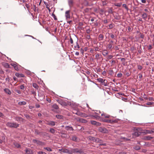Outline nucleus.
Wrapping results in <instances>:
<instances>
[{"label":"nucleus","instance_id":"nucleus-1","mask_svg":"<svg viewBox=\"0 0 154 154\" xmlns=\"http://www.w3.org/2000/svg\"><path fill=\"white\" fill-rule=\"evenodd\" d=\"M6 125L11 128H17L19 126V124L16 123L8 122L6 124Z\"/></svg>","mask_w":154,"mask_h":154},{"label":"nucleus","instance_id":"nucleus-2","mask_svg":"<svg viewBox=\"0 0 154 154\" xmlns=\"http://www.w3.org/2000/svg\"><path fill=\"white\" fill-rule=\"evenodd\" d=\"M103 141L102 140L98 138H96V139L95 140V142L100 143V144H99L100 146H106V144L105 143H103Z\"/></svg>","mask_w":154,"mask_h":154},{"label":"nucleus","instance_id":"nucleus-3","mask_svg":"<svg viewBox=\"0 0 154 154\" xmlns=\"http://www.w3.org/2000/svg\"><path fill=\"white\" fill-rule=\"evenodd\" d=\"M98 131H99L104 133H106L108 132L106 128L103 127H100L98 128Z\"/></svg>","mask_w":154,"mask_h":154},{"label":"nucleus","instance_id":"nucleus-4","mask_svg":"<svg viewBox=\"0 0 154 154\" xmlns=\"http://www.w3.org/2000/svg\"><path fill=\"white\" fill-rule=\"evenodd\" d=\"M70 10L67 11L65 12V16L67 20H68V19H69L70 18Z\"/></svg>","mask_w":154,"mask_h":154},{"label":"nucleus","instance_id":"nucleus-5","mask_svg":"<svg viewBox=\"0 0 154 154\" xmlns=\"http://www.w3.org/2000/svg\"><path fill=\"white\" fill-rule=\"evenodd\" d=\"M77 121L80 122L86 123L88 122V121L84 119L83 118H79L77 119Z\"/></svg>","mask_w":154,"mask_h":154},{"label":"nucleus","instance_id":"nucleus-6","mask_svg":"<svg viewBox=\"0 0 154 154\" xmlns=\"http://www.w3.org/2000/svg\"><path fill=\"white\" fill-rule=\"evenodd\" d=\"M79 149H72L71 150V152L70 154H72V153H78L79 152Z\"/></svg>","mask_w":154,"mask_h":154},{"label":"nucleus","instance_id":"nucleus-7","mask_svg":"<svg viewBox=\"0 0 154 154\" xmlns=\"http://www.w3.org/2000/svg\"><path fill=\"white\" fill-rule=\"evenodd\" d=\"M103 121L107 122V123H112L114 122H116V120H112L111 119H104L103 120Z\"/></svg>","mask_w":154,"mask_h":154},{"label":"nucleus","instance_id":"nucleus-8","mask_svg":"<svg viewBox=\"0 0 154 154\" xmlns=\"http://www.w3.org/2000/svg\"><path fill=\"white\" fill-rule=\"evenodd\" d=\"M91 124L93 125H95L97 126H100V125L101 124L98 122H97L96 121L92 120L91 121Z\"/></svg>","mask_w":154,"mask_h":154},{"label":"nucleus","instance_id":"nucleus-9","mask_svg":"<svg viewBox=\"0 0 154 154\" xmlns=\"http://www.w3.org/2000/svg\"><path fill=\"white\" fill-rule=\"evenodd\" d=\"M25 152V154H33V152L32 150L27 148L26 149Z\"/></svg>","mask_w":154,"mask_h":154},{"label":"nucleus","instance_id":"nucleus-10","mask_svg":"<svg viewBox=\"0 0 154 154\" xmlns=\"http://www.w3.org/2000/svg\"><path fill=\"white\" fill-rule=\"evenodd\" d=\"M65 129L67 131H73L74 130L72 127L69 126H66L65 127Z\"/></svg>","mask_w":154,"mask_h":154},{"label":"nucleus","instance_id":"nucleus-11","mask_svg":"<svg viewBox=\"0 0 154 154\" xmlns=\"http://www.w3.org/2000/svg\"><path fill=\"white\" fill-rule=\"evenodd\" d=\"M15 75L18 78H23L24 77V75L23 74H20L18 73H16Z\"/></svg>","mask_w":154,"mask_h":154},{"label":"nucleus","instance_id":"nucleus-12","mask_svg":"<svg viewBox=\"0 0 154 154\" xmlns=\"http://www.w3.org/2000/svg\"><path fill=\"white\" fill-rule=\"evenodd\" d=\"M4 91L6 93L8 94L9 95H11V91L8 88H5L4 89Z\"/></svg>","mask_w":154,"mask_h":154},{"label":"nucleus","instance_id":"nucleus-13","mask_svg":"<svg viewBox=\"0 0 154 154\" xmlns=\"http://www.w3.org/2000/svg\"><path fill=\"white\" fill-rule=\"evenodd\" d=\"M33 143H36L37 144L39 145H42V143L41 142L38 140L35 139L33 140Z\"/></svg>","mask_w":154,"mask_h":154},{"label":"nucleus","instance_id":"nucleus-14","mask_svg":"<svg viewBox=\"0 0 154 154\" xmlns=\"http://www.w3.org/2000/svg\"><path fill=\"white\" fill-rule=\"evenodd\" d=\"M147 16L148 15L145 13H143L142 15L143 18L145 20L146 19Z\"/></svg>","mask_w":154,"mask_h":154},{"label":"nucleus","instance_id":"nucleus-15","mask_svg":"<svg viewBox=\"0 0 154 154\" xmlns=\"http://www.w3.org/2000/svg\"><path fill=\"white\" fill-rule=\"evenodd\" d=\"M88 138L90 140L92 141L93 142H95V140L96 139V138L91 136H89L88 137Z\"/></svg>","mask_w":154,"mask_h":154},{"label":"nucleus","instance_id":"nucleus-16","mask_svg":"<svg viewBox=\"0 0 154 154\" xmlns=\"http://www.w3.org/2000/svg\"><path fill=\"white\" fill-rule=\"evenodd\" d=\"M76 46H74V49L77 50H78L80 48V46L78 42H76Z\"/></svg>","mask_w":154,"mask_h":154},{"label":"nucleus","instance_id":"nucleus-17","mask_svg":"<svg viewBox=\"0 0 154 154\" xmlns=\"http://www.w3.org/2000/svg\"><path fill=\"white\" fill-rule=\"evenodd\" d=\"M47 124L50 125L54 126L55 125V122L54 121H51L49 122Z\"/></svg>","mask_w":154,"mask_h":154},{"label":"nucleus","instance_id":"nucleus-18","mask_svg":"<svg viewBox=\"0 0 154 154\" xmlns=\"http://www.w3.org/2000/svg\"><path fill=\"white\" fill-rule=\"evenodd\" d=\"M62 152L65 153H68L69 154H70V153L71 152V151H70L68 149H63Z\"/></svg>","mask_w":154,"mask_h":154},{"label":"nucleus","instance_id":"nucleus-19","mask_svg":"<svg viewBox=\"0 0 154 154\" xmlns=\"http://www.w3.org/2000/svg\"><path fill=\"white\" fill-rule=\"evenodd\" d=\"M107 81L105 79H104L103 81L101 83V84L102 85H104V86H107Z\"/></svg>","mask_w":154,"mask_h":154},{"label":"nucleus","instance_id":"nucleus-20","mask_svg":"<svg viewBox=\"0 0 154 154\" xmlns=\"http://www.w3.org/2000/svg\"><path fill=\"white\" fill-rule=\"evenodd\" d=\"M108 54V51L106 50H104L102 52V54L104 56H106Z\"/></svg>","mask_w":154,"mask_h":154},{"label":"nucleus","instance_id":"nucleus-21","mask_svg":"<svg viewBox=\"0 0 154 154\" xmlns=\"http://www.w3.org/2000/svg\"><path fill=\"white\" fill-rule=\"evenodd\" d=\"M153 138L152 137L149 136H145L144 137V139L145 140H150Z\"/></svg>","mask_w":154,"mask_h":154},{"label":"nucleus","instance_id":"nucleus-22","mask_svg":"<svg viewBox=\"0 0 154 154\" xmlns=\"http://www.w3.org/2000/svg\"><path fill=\"white\" fill-rule=\"evenodd\" d=\"M133 136L134 137H138L140 135V134L138 132H135L133 134Z\"/></svg>","mask_w":154,"mask_h":154},{"label":"nucleus","instance_id":"nucleus-23","mask_svg":"<svg viewBox=\"0 0 154 154\" xmlns=\"http://www.w3.org/2000/svg\"><path fill=\"white\" fill-rule=\"evenodd\" d=\"M68 4L70 7H72L73 5V1L72 0H68Z\"/></svg>","mask_w":154,"mask_h":154},{"label":"nucleus","instance_id":"nucleus-24","mask_svg":"<svg viewBox=\"0 0 154 154\" xmlns=\"http://www.w3.org/2000/svg\"><path fill=\"white\" fill-rule=\"evenodd\" d=\"M58 103L62 106H64L66 105V103L65 102H63L62 100H59Z\"/></svg>","mask_w":154,"mask_h":154},{"label":"nucleus","instance_id":"nucleus-25","mask_svg":"<svg viewBox=\"0 0 154 154\" xmlns=\"http://www.w3.org/2000/svg\"><path fill=\"white\" fill-rule=\"evenodd\" d=\"M56 117L58 119H63V116L61 115H56Z\"/></svg>","mask_w":154,"mask_h":154},{"label":"nucleus","instance_id":"nucleus-26","mask_svg":"<svg viewBox=\"0 0 154 154\" xmlns=\"http://www.w3.org/2000/svg\"><path fill=\"white\" fill-rule=\"evenodd\" d=\"M79 115L81 117H87L88 116V115L84 113H80V114Z\"/></svg>","mask_w":154,"mask_h":154},{"label":"nucleus","instance_id":"nucleus-27","mask_svg":"<svg viewBox=\"0 0 154 154\" xmlns=\"http://www.w3.org/2000/svg\"><path fill=\"white\" fill-rule=\"evenodd\" d=\"M101 115L102 116H104L106 118H109L110 117L109 115L105 113H102L101 114Z\"/></svg>","mask_w":154,"mask_h":154},{"label":"nucleus","instance_id":"nucleus-28","mask_svg":"<svg viewBox=\"0 0 154 154\" xmlns=\"http://www.w3.org/2000/svg\"><path fill=\"white\" fill-rule=\"evenodd\" d=\"M144 133L145 134H152L153 133V131H152V130L151 131L146 130Z\"/></svg>","mask_w":154,"mask_h":154},{"label":"nucleus","instance_id":"nucleus-29","mask_svg":"<svg viewBox=\"0 0 154 154\" xmlns=\"http://www.w3.org/2000/svg\"><path fill=\"white\" fill-rule=\"evenodd\" d=\"M52 107L53 108L55 109H57L59 108L58 106L56 104H53Z\"/></svg>","mask_w":154,"mask_h":154},{"label":"nucleus","instance_id":"nucleus-30","mask_svg":"<svg viewBox=\"0 0 154 154\" xmlns=\"http://www.w3.org/2000/svg\"><path fill=\"white\" fill-rule=\"evenodd\" d=\"M103 35L102 34H100L99 35L98 38L100 39V40H102L103 39Z\"/></svg>","mask_w":154,"mask_h":154},{"label":"nucleus","instance_id":"nucleus-31","mask_svg":"<svg viewBox=\"0 0 154 154\" xmlns=\"http://www.w3.org/2000/svg\"><path fill=\"white\" fill-rule=\"evenodd\" d=\"M32 86L33 87L36 88V89H38V85L36 84L35 83H34L32 84Z\"/></svg>","mask_w":154,"mask_h":154},{"label":"nucleus","instance_id":"nucleus-32","mask_svg":"<svg viewBox=\"0 0 154 154\" xmlns=\"http://www.w3.org/2000/svg\"><path fill=\"white\" fill-rule=\"evenodd\" d=\"M50 131L51 133L52 134H54L55 132V130L53 128H51L50 129Z\"/></svg>","mask_w":154,"mask_h":154},{"label":"nucleus","instance_id":"nucleus-33","mask_svg":"<svg viewBox=\"0 0 154 154\" xmlns=\"http://www.w3.org/2000/svg\"><path fill=\"white\" fill-rule=\"evenodd\" d=\"M31 91L32 94H33L35 96L36 95V91L34 90V89H32Z\"/></svg>","mask_w":154,"mask_h":154},{"label":"nucleus","instance_id":"nucleus-34","mask_svg":"<svg viewBox=\"0 0 154 154\" xmlns=\"http://www.w3.org/2000/svg\"><path fill=\"white\" fill-rule=\"evenodd\" d=\"M77 154H85V153L82 149H79V152Z\"/></svg>","mask_w":154,"mask_h":154},{"label":"nucleus","instance_id":"nucleus-35","mask_svg":"<svg viewBox=\"0 0 154 154\" xmlns=\"http://www.w3.org/2000/svg\"><path fill=\"white\" fill-rule=\"evenodd\" d=\"M72 140L74 141H77V138L75 136H73L72 137Z\"/></svg>","mask_w":154,"mask_h":154},{"label":"nucleus","instance_id":"nucleus-36","mask_svg":"<svg viewBox=\"0 0 154 154\" xmlns=\"http://www.w3.org/2000/svg\"><path fill=\"white\" fill-rule=\"evenodd\" d=\"M4 66L7 68H9L10 67V65L7 63H5L4 64Z\"/></svg>","mask_w":154,"mask_h":154},{"label":"nucleus","instance_id":"nucleus-37","mask_svg":"<svg viewBox=\"0 0 154 154\" xmlns=\"http://www.w3.org/2000/svg\"><path fill=\"white\" fill-rule=\"evenodd\" d=\"M26 103L25 101L20 102L18 103V104L20 105H25Z\"/></svg>","mask_w":154,"mask_h":154},{"label":"nucleus","instance_id":"nucleus-38","mask_svg":"<svg viewBox=\"0 0 154 154\" xmlns=\"http://www.w3.org/2000/svg\"><path fill=\"white\" fill-rule=\"evenodd\" d=\"M114 26V25L113 24L111 23L110 24H109V29H111Z\"/></svg>","mask_w":154,"mask_h":154},{"label":"nucleus","instance_id":"nucleus-39","mask_svg":"<svg viewBox=\"0 0 154 154\" xmlns=\"http://www.w3.org/2000/svg\"><path fill=\"white\" fill-rule=\"evenodd\" d=\"M44 149H46L48 151L51 152L52 151L51 148L49 147H45L44 148Z\"/></svg>","mask_w":154,"mask_h":154},{"label":"nucleus","instance_id":"nucleus-40","mask_svg":"<svg viewBox=\"0 0 154 154\" xmlns=\"http://www.w3.org/2000/svg\"><path fill=\"white\" fill-rule=\"evenodd\" d=\"M108 73L110 75H112L113 73V71L112 69H110L108 71Z\"/></svg>","mask_w":154,"mask_h":154},{"label":"nucleus","instance_id":"nucleus-41","mask_svg":"<svg viewBox=\"0 0 154 154\" xmlns=\"http://www.w3.org/2000/svg\"><path fill=\"white\" fill-rule=\"evenodd\" d=\"M114 5L116 6L120 7L122 5V3H117L116 4H115Z\"/></svg>","mask_w":154,"mask_h":154},{"label":"nucleus","instance_id":"nucleus-42","mask_svg":"<svg viewBox=\"0 0 154 154\" xmlns=\"http://www.w3.org/2000/svg\"><path fill=\"white\" fill-rule=\"evenodd\" d=\"M121 61L122 62V64L125 65V59L124 58H122L121 59Z\"/></svg>","mask_w":154,"mask_h":154},{"label":"nucleus","instance_id":"nucleus-43","mask_svg":"<svg viewBox=\"0 0 154 154\" xmlns=\"http://www.w3.org/2000/svg\"><path fill=\"white\" fill-rule=\"evenodd\" d=\"M52 17L54 18V20H57L56 16H55V15L54 14H52Z\"/></svg>","mask_w":154,"mask_h":154},{"label":"nucleus","instance_id":"nucleus-44","mask_svg":"<svg viewBox=\"0 0 154 154\" xmlns=\"http://www.w3.org/2000/svg\"><path fill=\"white\" fill-rule=\"evenodd\" d=\"M97 81L98 82L101 83L102 82L103 80V79L102 78H99L97 79Z\"/></svg>","mask_w":154,"mask_h":154},{"label":"nucleus","instance_id":"nucleus-45","mask_svg":"<svg viewBox=\"0 0 154 154\" xmlns=\"http://www.w3.org/2000/svg\"><path fill=\"white\" fill-rule=\"evenodd\" d=\"M14 68L16 71H18L19 70L18 66L16 65H15V66H14Z\"/></svg>","mask_w":154,"mask_h":154},{"label":"nucleus","instance_id":"nucleus-46","mask_svg":"<svg viewBox=\"0 0 154 154\" xmlns=\"http://www.w3.org/2000/svg\"><path fill=\"white\" fill-rule=\"evenodd\" d=\"M122 6L123 7H124L127 11L128 10V9L126 4H123Z\"/></svg>","mask_w":154,"mask_h":154},{"label":"nucleus","instance_id":"nucleus-47","mask_svg":"<svg viewBox=\"0 0 154 154\" xmlns=\"http://www.w3.org/2000/svg\"><path fill=\"white\" fill-rule=\"evenodd\" d=\"M69 42L71 44H73V41L71 36H70Z\"/></svg>","mask_w":154,"mask_h":154},{"label":"nucleus","instance_id":"nucleus-48","mask_svg":"<svg viewBox=\"0 0 154 154\" xmlns=\"http://www.w3.org/2000/svg\"><path fill=\"white\" fill-rule=\"evenodd\" d=\"M14 145L17 148H19L20 147V145L17 143H15L14 144Z\"/></svg>","mask_w":154,"mask_h":154},{"label":"nucleus","instance_id":"nucleus-49","mask_svg":"<svg viewBox=\"0 0 154 154\" xmlns=\"http://www.w3.org/2000/svg\"><path fill=\"white\" fill-rule=\"evenodd\" d=\"M117 76L118 77H121L122 76V74L121 73H118L117 75Z\"/></svg>","mask_w":154,"mask_h":154},{"label":"nucleus","instance_id":"nucleus-50","mask_svg":"<svg viewBox=\"0 0 154 154\" xmlns=\"http://www.w3.org/2000/svg\"><path fill=\"white\" fill-rule=\"evenodd\" d=\"M108 47L109 49H110L112 47V44H110L108 45Z\"/></svg>","mask_w":154,"mask_h":154},{"label":"nucleus","instance_id":"nucleus-51","mask_svg":"<svg viewBox=\"0 0 154 154\" xmlns=\"http://www.w3.org/2000/svg\"><path fill=\"white\" fill-rule=\"evenodd\" d=\"M38 154H46V153L40 151L38 152Z\"/></svg>","mask_w":154,"mask_h":154},{"label":"nucleus","instance_id":"nucleus-52","mask_svg":"<svg viewBox=\"0 0 154 154\" xmlns=\"http://www.w3.org/2000/svg\"><path fill=\"white\" fill-rule=\"evenodd\" d=\"M138 76H139V78L140 79L141 78H142V73H140L139 74H138Z\"/></svg>","mask_w":154,"mask_h":154},{"label":"nucleus","instance_id":"nucleus-53","mask_svg":"<svg viewBox=\"0 0 154 154\" xmlns=\"http://www.w3.org/2000/svg\"><path fill=\"white\" fill-rule=\"evenodd\" d=\"M137 68L141 70L142 69V67L141 65H138L137 66Z\"/></svg>","mask_w":154,"mask_h":154},{"label":"nucleus","instance_id":"nucleus-54","mask_svg":"<svg viewBox=\"0 0 154 154\" xmlns=\"http://www.w3.org/2000/svg\"><path fill=\"white\" fill-rule=\"evenodd\" d=\"M91 32V30L89 29H88L86 30V32L87 33H89Z\"/></svg>","mask_w":154,"mask_h":154},{"label":"nucleus","instance_id":"nucleus-55","mask_svg":"<svg viewBox=\"0 0 154 154\" xmlns=\"http://www.w3.org/2000/svg\"><path fill=\"white\" fill-rule=\"evenodd\" d=\"M20 89L21 90H24V85H21L20 86Z\"/></svg>","mask_w":154,"mask_h":154},{"label":"nucleus","instance_id":"nucleus-56","mask_svg":"<svg viewBox=\"0 0 154 154\" xmlns=\"http://www.w3.org/2000/svg\"><path fill=\"white\" fill-rule=\"evenodd\" d=\"M110 36L112 38H114L115 37L114 35L112 34H110Z\"/></svg>","mask_w":154,"mask_h":154},{"label":"nucleus","instance_id":"nucleus-57","mask_svg":"<svg viewBox=\"0 0 154 154\" xmlns=\"http://www.w3.org/2000/svg\"><path fill=\"white\" fill-rule=\"evenodd\" d=\"M113 56L112 55H109L108 56V58L109 59H111L112 57Z\"/></svg>","mask_w":154,"mask_h":154},{"label":"nucleus","instance_id":"nucleus-58","mask_svg":"<svg viewBox=\"0 0 154 154\" xmlns=\"http://www.w3.org/2000/svg\"><path fill=\"white\" fill-rule=\"evenodd\" d=\"M152 104H153L152 102H148L146 103V104H147V105H152Z\"/></svg>","mask_w":154,"mask_h":154},{"label":"nucleus","instance_id":"nucleus-59","mask_svg":"<svg viewBox=\"0 0 154 154\" xmlns=\"http://www.w3.org/2000/svg\"><path fill=\"white\" fill-rule=\"evenodd\" d=\"M140 149V147L139 146H137L135 147V149L137 150L139 149Z\"/></svg>","mask_w":154,"mask_h":154},{"label":"nucleus","instance_id":"nucleus-60","mask_svg":"<svg viewBox=\"0 0 154 154\" xmlns=\"http://www.w3.org/2000/svg\"><path fill=\"white\" fill-rule=\"evenodd\" d=\"M106 72L105 71H104L102 72V74L104 75H106Z\"/></svg>","mask_w":154,"mask_h":154},{"label":"nucleus","instance_id":"nucleus-61","mask_svg":"<svg viewBox=\"0 0 154 154\" xmlns=\"http://www.w3.org/2000/svg\"><path fill=\"white\" fill-rule=\"evenodd\" d=\"M25 116L26 118H27L28 119H29L30 118V117L29 116V115H25Z\"/></svg>","mask_w":154,"mask_h":154},{"label":"nucleus","instance_id":"nucleus-62","mask_svg":"<svg viewBox=\"0 0 154 154\" xmlns=\"http://www.w3.org/2000/svg\"><path fill=\"white\" fill-rule=\"evenodd\" d=\"M5 80L6 81H8V82H9L10 81V79L8 77L6 78Z\"/></svg>","mask_w":154,"mask_h":154},{"label":"nucleus","instance_id":"nucleus-63","mask_svg":"<svg viewBox=\"0 0 154 154\" xmlns=\"http://www.w3.org/2000/svg\"><path fill=\"white\" fill-rule=\"evenodd\" d=\"M148 100L149 101L153 100V98L152 97H149L148 98Z\"/></svg>","mask_w":154,"mask_h":154},{"label":"nucleus","instance_id":"nucleus-64","mask_svg":"<svg viewBox=\"0 0 154 154\" xmlns=\"http://www.w3.org/2000/svg\"><path fill=\"white\" fill-rule=\"evenodd\" d=\"M96 58H98L99 57V54H97L95 55Z\"/></svg>","mask_w":154,"mask_h":154}]
</instances>
